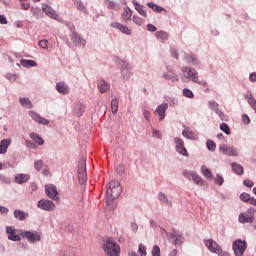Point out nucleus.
Masks as SVG:
<instances>
[{"instance_id": "nucleus-5", "label": "nucleus", "mask_w": 256, "mask_h": 256, "mask_svg": "<svg viewBox=\"0 0 256 256\" xmlns=\"http://www.w3.org/2000/svg\"><path fill=\"white\" fill-rule=\"evenodd\" d=\"M182 73L186 79L193 81V83L201 84V81L199 80V74L197 73V71L192 70L191 68L183 67Z\"/></svg>"}, {"instance_id": "nucleus-3", "label": "nucleus", "mask_w": 256, "mask_h": 256, "mask_svg": "<svg viewBox=\"0 0 256 256\" xmlns=\"http://www.w3.org/2000/svg\"><path fill=\"white\" fill-rule=\"evenodd\" d=\"M78 181L80 185L87 181V160L85 158L78 163Z\"/></svg>"}, {"instance_id": "nucleus-45", "label": "nucleus", "mask_w": 256, "mask_h": 256, "mask_svg": "<svg viewBox=\"0 0 256 256\" xmlns=\"http://www.w3.org/2000/svg\"><path fill=\"white\" fill-rule=\"evenodd\" d=\"M152 256H161V248L158 245H155L152 249Z\"/></svg>"}, {"instance_id": "nucleus-33", "label": "nucleus", "mask_w": 256, "mask_h": 256, "mask_svg": "<svg viewBox=\"0 0 256 256\" xmlns=\"http://www.w3.org/2000/svg\"><path fill=\"white\" fill-rule=\"evenodd\" d=\"M19 101H20L22 107H25L26 109L33 108V104L31 103V100H29V98H20Z\"/></svg>"}, {"instance_id": "nucleus-25", "label": "nucleus", "mask_w": 256, "mask_h": 256, "mask_svg": "<svg viewBox=\"0 0 256 256\" xmlns=\"http://www.w3.org/2000/svg\"><path fill=\"white\" fill-rule=\"evenodd\" d=\"M72 41L76 45H82V47H85V39L81 38V36L76 32L72 33Z\"/></svg>"}, {"instance_id": "nucleus-62", "label": "nucleus", "mask_w": 256, "mask_h": 256, "mask_svg": "<svg viewBox=\"0 0 256 256\" xmlns=\"http://www.w3.org/2000/svg\"><path fill=\"white\" fill-rule=\"evenodd\" d=\"M249 79L252 83L256 81V72L250 73Z\"/></svg>"}, {"instance_id": "nucleus-20", "label": "nucleus", "mask_w": 256, "mask_h": 256, "mask_svg": "<svg viewBox=\"0 0 256 256\" xmlns=\"http://www.w3.org/2000/svg\"><path fill=\"white\" fill-rule=\"evenodd\" d=\"M132 3L134 5L135 9L137 10V12L139 13V15H141L142 17H147V11L145 10L144 5H141L136 0H133Z\"/></svg>"}, {"instance_id": "nucleus-23", "label": "nucleus", "mask_w": 256, "mask_h": 256, "mask_svg": "<svg viewBox=\"0 0 256 256\" xmlns=\"http://www.w3.org/2000/svg\"><path fill=\"white\" fill-rule=\"evenodd\" d=\"M31 177L28 174H18L15 176L14 181L19 185L27 183Z\"/></svg>"}, {"instance_id": "nucleus-31", "label": "nucleus", "mask_w": 256, "mask_h": 256, "mask_svg": "<svg viewBox=\"0 0 256 256\" xmlns=\"http://www.w3.org/2000/svg\"><path fill=\"white\" fill-rule=\"evenodd\" d=\"M147 6L152 9V11H155V13H161V11H165V8L153 3V2H148Z\"/></svg>"}, {"instance_id": "nucleus-52", "label": "nucleus", "mask_w": 256, "mask_h": 256, "mask_svg": "<svg viewBox=\"0 0 256 256\" xmlns=\"http://www.w3.org/2000/svg\"><path fill=\"white\" fill-rule=\"evenodd\" d=\"M240 199L241 201H243L244 203L249 202V199H251V196L248 193H242L240 195Z\"/></svg>"}, {"instance_id": "nucleus-11", "label": "nucleus", "mask_w": 256, "mask_h": 256, "mask_svg": "<svg viewBox=\"0 0 256 256\" xmlns=\"http://www.w3.org/2000/svg\"><path fill=\"white\" fill-rule=\"evenodd\" d=\"M183 175L184 177L188 178L189 181H193L196 185H203V179L199 177V175H197L196 173L185 170L183 172Z\"/></svg>"}, {"instance_id": "nucleus-34", "label": "nucleus", "mask_w": 256, "mask_h": 256, "mask_svg": "<svg viewBox=\"0 0 256 256\" xmlns=\"http://www.w3.org/2000/svg\"><path fill=\"white\" fill-rule=\"evenodd\" d=\"M118 109H119V100L114 98L111 101V110H112L113 115H117Z\"/></svg>"}, {"instance_id": "nucleus-22", "label": "nucleus", "mask_w": 256, "mask_h": 256, "mask_svg": "<svg viewBox=\"0 0 256 256\" xmlns=\"http://www.w3.org/2000/svg\"><path fill=\"white\" fill-rule=\"evenodd\" d=\"M98 89H99L100 93H102V94L107 93V91H109L111 89V85H109L107 83V81H105V80H100L98 82Z\"/></svg>"}, {"instance_id": "nucleus-51", "label": "nucleus", "mask_w": 256, "mask_h": 256, "mask_svg": "<svg viewBox=\"0 0 256 256\" xmlns=\"http://www.w3.org/2000/svg\"><path fill=\"white\" fill-rule=\"evenodd\" d=\"M169 239H181V234H178L177 231L173 230L172 233L169 234Z\"/></svg>"}, {"instance_id": "nucleus-35", "label": "nucleus", "mask_w": 256, "mask_h": 256, "mask_svg": "<svg viewBox=\"0 0 256 256\" xmlns=\"http://www.w3.org/2000/svg\"><path fill=\"white\" fill-rule=\"evenodd\" d=\"M201 173L206 177V179H213V174L211 173V170L207 168V166H202Z\"/></svg>"}, {"instance_id": "nucleus-10", "label": "nucleus", "mask_w": 256, "mask_h": 256, "mask_svg": "<svg viewBox=\"0 0 256 256\" xmlns=\"http://www.w3.org/2000/svg\"><path fill=\"white\" fill-rule=\"evenodd\" d=\"M220 151L223 155H228L229 157H239V152L231 146H227L226 144H221L219 146Z\"/></svg>"}, {"instance_id": "nucleus-7", "label": "nucleus", "mask_w": 256, "mask_h": 256, "mask_svg": "<svg viewBox=\"0 0 256 256\" xmlns=\"http://www.w3.org/2000/svg\"><path fill=\"white\" fill-rule=\"evenodd\" d=\"M204 244L211 253L219 254L221 251H223L221 246H219V244H217V242H215L213 239L204 240Z\"/></svg>"}, {"instance_id": "nucleus-37", "label": "nucleus", "mask_w": 256, "mask_h": 256, "mask_svg": "<svg viewBox=\"0 0 256 256\" xmlns=\"http://www.w3.org/2000/svg\"><path fill=\"white\" fill-rule=\"evenodd\" d=\"M158 199L159 201H161V203H166L167 205H169V207H172V203L169 202V200L167 199V195L163 194V193H159L158 195Z\"/></svg>"}, {"instance_id": "nucleus-63", "label": "nucleus", "mask_w": 256, "mask_h": 256, "mask_svg": "<svg viewBox=\"0 0 256 256\" xmlns=\"http://www.w3.org/2000/svg\"><path fill=\"white\" fill-rule=\"evenodd\" d=\"M0 23L1 25H7V18L3 15H0Z\"/></svg>"}, {"instance_id": "nucleus-49", "label": "nucleus", "mask_w": 256, "mask_h": 256, "mask_svg": "<svg viewBox=\"0 0 256 256\" xmlns=\"http://www.w3.org/2000/svg\"><path fill=\"white\" fill-rule=\"evenodd\" d=\"M183 95H184V97H188V99H193V97H194L193 91H191L189 89H184Z\"/></svg>"}, {"instance_id": "nucleus-27", "label": "nucleus", "mask_w": 256, "mask_h": 256, "mask_svg": "<svg viewBox=\"0 0 256 256\" xmlns=\"http://www.w3.org/2000/svg\"><path fill=\"white\" fill-rule=\"evenodd\" d=\"M182 135L183 137H186V139H197V135H195V133H193V131H191V129L189 128H185L183 131H182Z\"/></svg>"}, {"instance_id": "nucleus-28", "label": "nucleus", "mask_w": 256, "mask_h": 256, "mask_svg": "<svg viewBox=\"0 0 256 256\" xmlns=\"http://www.w3.org/2000/svg\"><path fill=\"white\" fill-rule=\"evenodd\" d=\"M231 167H232V171H234L236 175H243L244 173L243 166L234 162L231 164Z\"/></svg>"}, {"instance_id": "nucleus-44", "label": "nucleus", "mask_w": 256, "mask_h": 256, "mask_svg": "<svg viewBox=\"0 0 256 256\" xmlns=\"http://www.w3.org/2000/svg\"><path fill=\"white\" fill-rule=\"evenodd\" d=\"M216 115H218L222 121H229V117L221 110H216Z\"/></svg>"}, {"instance_id": "nucleus-6", "label": "nucleus", "mask_w": 256, "mask_h": 256, "mask_svg": "<svg viewBox=\"0 0 256 256\" xmlns=\"http://www.w3.org/2000/svg\"><path fill=\"white\" fill-rule=\"evenodd\" d=\"M45 192L49 199L52 201H57L59 199V192H57V186L53 184H48L45 186Z\"/></svg>"}, {"instance_id": "nucleus-24", "label": "nucleus", "mask_w": 256, "mask_h": 256, "mask_svg": "<svg viewBox=\"0 0 256 256\" xmlns=\"http://www.w3.org/2000/svg\"><path fill=\"white\" fill-rule=\"evenodd\" d=\"M74 113L77 115V117H81V115L85 113V105L81 104V102H77L74 105Z\"/></svg>"}, {"instance_id": "nucleus-48", "label": "nucleus", "mask_w": 256, "mask_h": 256, "mask_svg": "<svg viewBox=\"0 0 256 256\" xmlns=\"http://www.w3.org/2000/svg\"><path fill=\"white\" fill-rule=\"evenodd\" d=\"M34 168L36 169V171H41V169L43 168V160H37L36 162H34Z\"/></svg>"}, {"instance_id": "nucleus-26", "label": "nucleus", "mask_w": 256, "mask_h": 256, "mask_svg": "<svg viewBox=\"0 0 256 256\" xmlns=\"http://www.w3.org/2000/svg\"><path fill=\"white\" fill-rule=\"evenodd\" d=\"M14 217H15V219H18V221H25V219H27V217H29V214H27L21 210H15Z\"/></svg>"}, {"instance_id": "nucleus-53", "label": "nucleus", "mask_w": 256, "mask_h": 256, "mask_svg": "<svg viewBox=\"0 0 256 256\" xmlns=\"http://www.w3.org/2000/svg\"><path fill=\"white\" fill-rule=\"evenodd\" d=\"M39 46L42 48V49H47V47H49V41L43 39V40H40L39 41Z\"/></svg>"}, {"instance_id": "nucleus-61", "label": "nucleus", "mask_w": 256, "mask_h": 256, "mask_svg": "<svg viewBox=\"0 0 256 256\" xmlns=\"http://www.w3.org/2000/svg\"><path fill=\"white\" fill-rule=\"evenodd\" d=\"M153 137H156L157 139H161V133H159L158 130H152Z\"/></svg>"}, {"instance_id": "nucleus-14", "label": "nucleus", "mask_w": 256, "mask_h": 256, "mask_svg": "<svg viewBox=\"0 0 256 256\" xmlns=\"http://www.w3.org/2000/svg\"><path fill=\"white\" fill-rule=\"evenodd\" d=\"M251 210L248 211V213H241L239 215V222L240 223H253V219H255V216L251 214Z\"/></svg>"}, {"instance_id": "nucleus-47", "label": "nucleus", "mask_w": 256, "mask_h": 256, "mask_svg": "<svg viewBox=\"0 0 256 256\" xmlns=\"http://www.w3.org/2000/svg\"><path fill=\"white\" fill-rule=\"evenodd\" d=\"M248 103L252 107V109L256 112V100L253 98V96H250L248 98Z\"/></svg>"}, {"instance_id": "nucleus-56", "label": "nucleus", "mask_w": 256, "mask_h": 256, "mask_svg": "<svg viewBox=\"0 0 256 256\" xmlns=\"http://www.w3.org/2000/svg\"><path fill=\"white\" fill-rule=\"evenodd\" d=\"M147 31H150L151 33H155V31H157V27L153 26V24H148Z\"/></svg>"}, {"instance_id": "nucleus-21", "label": "nucleus", "mask_w": 256, "mask_h": 256, "mask_svg": "<svg viewBox=\"0 0 256 256\" xmlns=\"http://www.w3.org/2000/svg\"><path fill=\"white\" fill-rule=\"evenodd\" d=\"M169 107L168 103H164L158 106L156 109V112L158 113L160 117V121H163L165 119V111H167V108Z\"/></svg>"}, {"instance_id": "nucleus-57", "label": "nucleus", "mask_w": 256, "mask_h": 256, "mask_svg": "<svg viewBox=\"0 0 256 256\" xmlns=\"http://www.w3.org/2000/svg\"><path fill=\"white\" fill-rule=\"evenodd\" d=\"M9 213V208L0 206V214L7 215Z\"/></svg>"}, {"instance_id": "nucleus-9", "label": "nucleus", "mask_w": 256, "mask_h": 256, "mask_svg": "<svg viewBox=\"0 0 256 256\" xmlns=\"http://www.w3.org/2000/svg\"><path fill=\"white\" fill-rule=\"evenodd\" d=\"M174 143H176V149L180 155H183V157L189 156V152H187V148H185V142L183 139L176 137L174 138Z\"/></svg>"}, {"instance_id": "nucleus-15", "label": "nucleus", "mask_w": 256, "mask_h": 256, "mask_svg": "<svg viewBox=\"0 0 256 256\" xmlns=\"http://www.w3.org/2000/svg\"><path fill=\"white\" fill-rule=\"evenodd\" d=\"M6 233L8 235L9 241H21V236L17 235L15 229L11 226L6 227Z\"/></svg>"}, {"instance_id": "nucleus-16", "label": "nucleus", "mask_w": 256, "mask_h": 256, "mask_svg": "<svg viewBox=\"0 0 256 256\" xmlns=\"http://www.w3.org/2000/svg\"><path fill=\"white\" fill-rule=\"evenodd\" d=\"M111 27L119 29V31H121L122 33H124L125 35H131V29H129V27L122 25L119 22H114L111 24Z\"/></svg>"}, {"instance_id": "nucleus-36", "label": "nucleus", "mask_w": 256, "mask_h": 256, "mask_svg": "<svg viewBox=\"0 0 256 256\" xmlns=\"http://www.w3.org/2000/svg\"><path fill=\"white\" fill-rule=\"evenodd\" d=\"M156 37L157 39H161V41H167V39H169V34L165 31H158Z\"/></svg>"}, {"instance_id": "nucleus-39", "label": "nucleus", "mask_w": 256, "mask_h": 256, "mask_svg": "<svg viewBox=\"0 0 256 256\" xmlns=\"http://www.w3.org/2000/svg\"><path fill=\"white\" fill-rule=\"evenodd\" d=\"M220 130L226 133V135H231V129L229 128V125H227L226 123H222L220 125Z\"/></svg>"}, {"instance_id": "nucleus-59", "label": "nucleus", "mask_w": 256, "mask_h": 256, "mask_svg": "<svg viewBox=\"0 0 256 256\" xmlns=\"http://www.w3.org/2000/svg\"><path fill=\"white\" fill-rule=\"evenodd\" d=\"M171 55L172 57H174V59H179V53L177 52V50H175V48L171 49Z\"/></svg>"}, {"instance_id": "nucleus-38", "label": "nucleus", "mask_w": 256, "mask_h": 256, "mask_svg": "<svg viewBox=\"0 0 256 256\" xmlns=\"http://www.w3.org/2000/svg\"><path fill=\"white\" fill-rule=\"evenodd\" d=\"M164 79H171L173 83H177L179 81V77L175 74H163Z\"/></svg>"}, {"instance_id": "nucleus-41", "label": "nucleus", "mask_w": 256, "mask_h": 256, "mask_svg": "<svg viewBox=\"0 0 256 256\" xmlns=\"http://www.w3.org/2000/svg\"><path fill=\"white\" fill-rule=\"evenodd\" d=\"M75 7L79 10L82 11V13H85L87 10L85 9V5H83V2L81 1H76L75 2Z\"/></svg>"}, {"instance_id": "nucleus-64", "label": "nucleus", "mask_w": 256, "mask_h": 256, "mask_svg": "<svg viewBox=\"0 0 256 256\" xmlns=\"http://www.w3.org/2000/svg\"><path fill=\"white\" fill-rule=\"evenodd\" d=\"M248 203H250V205H253L254 207H256V199L255 198H250L248 200Z\"/></svg>"}, {"instance_id": "nucleus-54", "label": "nucleus", "mask_w": 256, "mask_h": 256, "mask_svg": "<svg viewBox=\"0 0 256 256\" xmlns=\"http://www.w3.org/2000/svg\"><path fill=\"white\" fill-rule=\"evenodd\" d=\"M242 121H243V123H245V125H249V123H251V119L249 118V116L247 114L242 115Z\"/></svg>"}, {"instance_id": "nucleus-42", "label": "nucleus", "mask_w": 256, "mask_h": 256, "mask_svg": "<svg viewBox=\"0 0 256 256\" xmlns=\"http://www.w3.org/2000/svg\"><path fill=\"white\" fill-rule=\"evenodd\" d=\"M216 148H217V145L215 144V142H213V140L207 141V149L209 151H215Z\"/></svg>"}, {"instance_id": "nucleus-2", "label": "nucleus", "mask_w": 256, "mask_h": 256, "mask_svg": "<svg viewBox=\"0 0 256 256\" xmlns=\"http://www.w3.org/2000/svg\"><path fill=\"white\" fill-rule=\"evenodd\" d=\"M122 191H123V188H121L119 181L115 180L109 183L106 193L107 195H109L110 199L113 201L119 198V195H121Z\"/></svg>"}, {"instance_id": "nucleus-30", "label": "nucleus", "mask_w": 256, "mask_h": 256, "mask_svg": "<svg viewBox=\"0 0 256 256\" xmlns=\"http://www.w3.org/2000/svg\"><path fill=\"white\" fill-rule=\"evenodd\" d=\"M20 65H22V67H37V62H35V60L22 59L20 60Z\"/></svg>"}, {"instance_id": "nucleus-32", "label": "nucleus", "mask_w": 256, "mask_h": 256, "mask_svg": "<svg viewBox=\"0 0 256 256\" xmlns=\"http://www.w3.org/2000/svg\"><path fill=\"white\" fill-rule=\"evenodd\" d=\"M30 139H32L33 141H35V143H37L38 145H44L45 144V140H43V138H41L38 134L36 133H31L30 134Z\"/></svg>"}, {"instance_id": "nucleus-12", "label": "nucleus", "mask_w": 256, "mask_h": 256, "mask_svg": "<svg viewBox=\"0 0 256 256\" xmlns=\"http://www.w3.org/2000/svg\"><path fill=\"white\" fill-rule=\"evenodd\" d=\"M22 237H25L30 243H35V241H41V235L37 232L25 231L22 233Z\"/></svg>"}, {"instance_id": "nucleus-17", "label": "nucleus", "mask_w": 256, "mask_h": 256, "mask_svg": "<svg viewBox=\"0 0 256 256\" xmlns=\"http://www.w3.org/2000/svg\"><path fill=\"white\" fill-rule=\"evenodd\" d=\"M11 145V138L3 139L0 142V155H5L7 153V149Z\"/></svg>"}, {"instance_id": "nucleus-29", "label": "nucleus", "mask_w": 256, "mask_h": 256, "mask_svg": "<svg viewBox=\"0 0 256 256\" xmlns=\"http://www.w3.org/2000/svg\"><path fill=\"white\" fill-rule=\"evenodd\" d=\"M132 15H133V12L129 9V7L124 8L122 13L123 21H131Z\"/></svg>"}, {"instance_id": "nucleus-4", "label": "nucleus", "mask_w": 256, "mask_h": 256, "mask_svg": "<svg viewBox=\"0 0 256 256\" xmlns=\"http://www.w3.org/2000/svg\"><path fill=\"white\" fill-rule=\"evenodd\" d=\"M232 249L234 251V255L244 256L245 251L247 250V242L242 240H235L233 242Z\"/></svg>"}, {"instance_id": "nucleus-40", "label": "nucleus", "mask_w": 256, "mask_h": 256, "mask_svg": "<svg viewBox=\"0 0 256 256\" xmlns=\"http://www.w3.org/2000/svg\"><path fill=\"white\" fill-rule=\"evenodd\" d=\"M215 184L219 185V187H221V185H223V183L225 182V180L223 179V176L217 174L216 177L214 178Z\"/></svg>"}, {"instance_id": "nucleus-58", "label": "nucleus", "mask_w": 256, "mask_h": 256, "mask_svg": "<svg viewBox=\"0 0 256 256\" xmlns=\"http://www.w3.org/2000/svg\"><path fill=\"white\" fill-rule=\"evenodd\" d=\"M130 227L134 233H137V231L139 230V225H137V223H131Z\"/></svg>"}, {"instance_id": "nucleus-43", "label": "nucleus", "mask_w": 256, "mask_h": 256, "mask_svg": "<svg viewBox=\"0 0 256 256\" xmlns=\"http://www.w3.org/2000/svg\"><path fill=\"white\" fill-rule=\"evenodd\" d=\"M209 107H210V109H212V111H215V113H217V111H219V104H217V102H215V101H210Z\"/></svg>"}, {"instance_id": "nucleus-8", "label": "nucleus", "mask_w": 256, "mask_h": 256, "mask_svg": "<svg viewBox=\"0 0 256 256\" xmlns=\"http://www.w3.org/2000/svg\"><path fill=\"white\" fill-rule=\"evenodd\" d=\"M37 207L42 211H55V203L51 200L42 199L38 201Z\"/></svg>"}, {"instance_id": "nucleus-50", "label": "nucleus", "mask_w": 256, "mask_h": 256, "mask_svg": "<svg viewBox=\"0 0 256 256\" xmlns=\"http://www.w3.org/2000/svg\"><path fill=\"white\" fill-rule=\"evenodd\" d=\"M132 21L133 23H135L136 25H143L144 21L141 19V17L139 16H133L132 17Z\"/></svg>"}, {"instance_id": "nucleus-46", "label": "nucleus", "mask_w": 256, "mask_h": 256, "mask_svg": "<svg viewBox=\"0 0 256 256\" xmlns=\"http://www.w3.org/2000/svg\"><path fill=\"white\" fill-rule=\"evenodd\" d=\"M138 251L140 253V256H147V249L145 248V246L143 244H140L138 246Z\"/></svg>"}, {"instance_id": "nucleus-60", "label": "nucleus", "mask_w": 256, "mask_h": 256, "mask_svg": "<svg viewBox=\"0 0 256 256\" xmlns=\"http://www.w3.org/2000/svg\"><path fill=\"white\" fill-rule=\"evenodd\" d=\"M243 185H245V187H253L254 183L251 180H244Z\"/></svg>"}, {"instance_id": "nucleus-18", "label": "nucleus", "mask_w": 256, "mask_h": 256, "mask_svg": "<svg viewBox=\"0 0 256 256\" xmlns=\"http://www.w3.org/2000/svg\"><path fill=\"white\" fill-rule=\"evenodd\" d=\"M56 90L58 93H61V95L69 94V86L63 82H58L56 84Z\"/></svg>"}, {"instance_id": "nucleus-1", "label": "nucleus", "mask_w": 256, "mask_h": 256, "mask_svg": "<svg viewBox=\"0 0 256 256\" xmlns=\"http://www.w3.org/2000/svg\"><path fill=\"white\" fill-rule=\"evenodd\" d=\"M103 251L107 256H120L121 255V247L113 238H106L103 244Z\"/></svg>"}, {"instance_id": "nucleus-19", "label": "nucleus", "mask_w": 256, "mask_h": 256, "mask_svg": "<svg viewBox=\"0 0 256 256\" xmlns=\"http://www.w3.org/2000/svg\"><path fill=\"white\" fill-rule=\"evenodd\" d=\"M42 11L44 13H46V15L48 17H51L52 19H55L57 17V13L55 12V10H53V8H51L49 5L47 4H43L42 5Z\"/></svg>"}, {"instance_id": "nucleus-13", "label": "nucleus", "mask_w": 256, "mask_h": 256, "mask_svg": "<svg viewBox=\"0 0 256 256\" xmlns=\"http://www.w3.org/2000/svg\"><path fill=\"white\" fill-rule=\"evenodd\" d=\"M29 116L31 119H33V121L39 123L40 125H49V120L41 117L39 114H37V112L29 111Z\"/></svg>"}, {"instance_id": "nucleus-55", "label": "nucleus", "mask_w": 256, "mask_h": 256, "mask_svg": "<svg viewBox=\"0 0 256 256\" xmlns=\"http://www.w3.org/2000/svg\"><path fill=\"white\" fill-rule=\"evenodd\" d=\"M186 59H187L188 63H196V61H197V58H195V56H193V55H190V56L187 55Z\"/></svg>"}]
</instances>
